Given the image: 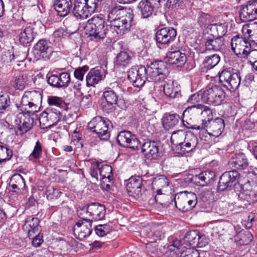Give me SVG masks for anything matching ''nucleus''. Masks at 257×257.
<instances>
[{
    "instance_id": "37",
    "label": "nucleus",
    "mask_w": 257,
    "mask_h": 257,
    "mask_svg": "<svg viewBox=\"0 0 257 257\" xmlns=\"http://www.w3.org/2000/svg\"><path fill=\"white\" fill-rule=\"evenodd\" d=\"M180 117L176 113L165 114L162 118L163 127L166 130L174 128L179 122Z\"/></svg>"
},
{
    "instance_id": "18",
    "label": "nucleus",
    "mask_w": 257,
    "mask_h": 257,
    "mask_svg": "<svg viewBox=\"0 0 257 257\" xmlns=\"http://www.w3.org/2000/svg\"><path fill=\"white\" fill-rule=\"evenodd\" d=\"M177 35L176 30L172 27H165L159 30L156 34L158 43L167 44L174 40Z\"/></svg>"
},
{
    "instance_id": "47",
    "label": "nucleus",
    "mask_w": 257,
    "mask_h": 257,
    "mask_svg": "<svg viewBox=\"0 0 257 257\" xmlns=\"http://www.w3.org/2000/svg\"><path fill=\"white\" fill-rule=\"evenodd\" d=\"M238 242L241 245L248 244L253 238L252 235L248 230H242L238 234Z\"/></svg>"
},
{
    "instance_id": "39",
    "label": "nucleus",
    "mask_w": 257,
    "mask_h": 257,
    "mask_svg": "<svg viewBox=\"0 0 257 257\" xmlns=\"http://www.w3.org/2000/svg\"><path fill=\"white\" fill-rule=\"evenodd\" d=\"M169 185L167 178L163 175L157 176L152 181V189L157 195L162 194V189Z\"/></svg>"
},
{
    "instance_id": "14",
    "label": "nucleus",
    "mask_w": 257,
    "mask_h": 257,
    "mask_svg": "<svg viewBox=\"0 0 257 257\" xmlns=\"http://www.w3.org/2000/svg\"><path fill=\"white\" fill-rule=\"evenodd\" d=\"M134 18V14L132 11L128 12V14L122 17L117 21H115L110 27L118 35L124 34L132 26V23Z\"/></svg>"
},
{
    "instance_id": "62",
    "label": "nucleus",
    "mask_w": 257,
    "mask_h": 257,
    "mask_svg": "<svg viewBox=\"0 0 257 257\" xmlns=\"http://www.w3.org/2000/svg\"><path fill=\"white\" fill-rule=\"evenodd\" d=\"M203 93V90H200L198 92L194 93L189 96L187 102L189 103H194L202 101V96Z\"/></svg>"
},
{
    "instance_id": "64",
    "label": "nucleus",
    "mask_w": 257,
    "mask_h": 257,
    "mask_svg": "<svg viewBox=\"0 0 257 257\" xmlns=\"http://www.w3.org/2000/svg\"><path fill=\"white\" fill-rule=\"evenodd\" d=\"M205 176L204 172H201L199 174L196 175L193 177V180L196 183H198L200 186H205L206 185L205 181Z\"/></svg>"
},
{
    "instance_id": "54",
    "label": "nucleus",
    "mask_w": 257,
    "mask_h": 257,
    "mask_svg": "<svg viewBox=\"0 0 257 257\" xmlns=\"http://www.w3.org/2000/svg\"><path fill=\"white\" fill-rule=\"evenodd\" d=\"M124 11H122V9L118 7H114L110 10L107 15L108 21L111 24L114 22V17L116 15L123 16L124 14Z\"/></svg>"
},
{
    "instance_id": "8",
    "label": "nucleus",
    "mask_w": 257,
    "mask_h": 257,
    "mask_svg": "<svg viewBox=\"0 0 257 257\" xmlns=\"http://www.w3.org/2000/svg\"><path fill=\"white\" fill-rule=\"evenodd\" d=\"M202 95V102L215 105L221 104L225 98L223 90L217 85L207 86Z\"/></svg>"
},
{
    "instance_id": "26",
    "label": "nucleus",
    "mask_w": 257,
    "mask_h": 257,
    "mask_svg": "<svg viewBox=\"0 0 257 257\" xmlns=\"http://www.w3.org/2000/svg\"><path fill=\"white\" fill-rule=\"evenodd\" d=\"M224 40L222 37H207L205 39V47L206 51H220L224 45Z\"/></svg>"
},
{
    "instance_id": "23",
    "label": "nucleus",
    "mask_w": 257,
    "mask_h": 257,
    "mask_svg": "<svg viewBox=\"0 0 257 257\" xmlns=\"http://www.w3.org/2000/svg\"><path fill=\"white\" fill-rule=\"evenodd\" d=\"M34 29V27L30 25L23 27L18 31V37L21 44H27L33 41L36 34Z\"/></svg>"
},
{
    "instance_id": "27",
    "label": "nucleus",
    "mask_w": 257,
    "mask_h": 257,
    "mask_svg": "<svg viewBox=\"0 0 257 257\" xmlns=\"http://www.w3.org/2000/svg\"><path fill=\"white\" fill-rule=\"evenodd\" d=\"M142 179L140 176L131 177L127 181L126 188L132 195L139 196L141 194Z\"/></svg>"
},
{
    "instance_id": "50",
    "label": "nucleus",
    "mask_w": 257,
    "mask_h": 257,
    "mask_svg": "<svg viewBox=\"0 0 257 257\" xmlns=\"http://www.w3.org/2000/svg\"><path fill=\"white\" fill-rule=\"evenodd\" d=\"M102 99L117 104L118 96L114 90L109 88L103 92Z\"/></svg>"
},
{
    "instance_id": "52",
    "label": "nucleus",
    "mask_w": 257,
    "mask_h": 257,
    "mask_svg": "<svg viewBox=\"0 0 257 257\" xmlns=\"http://www.w3.org/2000/svg\"><path fill=\"white\" fill-rule=\"evenodd\" d=\"M13 156L12 151L0 145V163L10 160Z\"/></svg>"
},
{
    "instance_id": "1",
    "label": "nucleus",
    "mask_w": 257,
    "mask_h": 257,
    "mask_svg": "<svg viewBox=\"0 0 257 257\" xmlns=\"http://www.w3.org/2000/svg\"><path fill=\"white\" fill-rule=\"evenodd\" d=\"M91 40L98 41L104 39L108 33V26L102 15L94 16L88 20L86 26Z\"/></svg>"
},
{
    "instance_id": "48",
    "label": "nucleus",
    "mask_w": 257,
    "mask_h": 257,
    "mask_svg": "<svg viewBox=\"0 0 257 257\" xmlns=\"http://www.w3.org/2000/svg\"><path fill=\"white\" fill-rule=\"evenodd\" d=\"M10 100L8 95L0 96V111L5 116L6 113L10 110Z\"/></svg>"
},
{
    "instance_id": "51",
    "label": "nucleus",
    "mask_w": 257,
    "mask_h": 257,
    "mask_svg": "<svg viewBox=\"0 0 257 257\" xmlns=\"http://www.w3.org/2000/svg\"><path fill=\"white\" fill-rule=\"evenodd\" d=\"M62 194L60 190L53 186H49L46 191V195L48 200H55L58 199Z\"/></svg>"
},
{
    "instance_id": "44",
    "label": "nucleus",
    "mask_w": 257,
    "mask_h": 257,
    "mask_svg": "<svg viewBox=\"0 0 257 257\" xmlns=\"http://www.w3.org/2000/svg\"><path fill=\"white\" fill-rule=\"evenodd\" d=\"M132 57L128 53L125 51H121L117 54L115 63L118 66L126 67L131 63Z\"/></svg>"
},
{
    "instance_id": "60",
    "label": "nucleus",
    "mask_w": 257,
    "mask_h": 257,
    "mask_svg": "<svg viewBox=\"0 0 257 257\" xmlns=\"http://www.w3.org/2000/svg\"><path fill=\"white\" fill-rule=\"evenodd\" d=\"M211 17L208 14L199 12L198 21L200 25H206L210 22Z\"/></svg>"
},
{
    "instance_id": "11",
    "label": "nucleus",
    "mask_w": 257,
    "mask_h": 257,
    "mask_svg": "<svg viewBox=\"0 0 257 257\" xmlns=\"http://www.w3.org/2000/svg\"><path fill=\"white\" fill-rule=\"evenodd\" d=\"M116 140L120 146L133 150L138 149L141 144L137 137L127 131L120 132L117 135Z\"/></svg>"
},
{
    "instance_id": "24",
    "label": "nucleus",
    "mask_w": 257,
    "mask_h": 257,
    "mask_svg": "<svg viewBox=\"0 0 257 257\" xmlns=\"http://www.w3.org/2000/svg\"><path fill=\"white\" fill-rule=\"evenodd\" d=\"M73 14L76 18L85 19L91 15L84 0H75Z\"/></svg>"
},
{
    "instance_id": "25",
    "label": "nucleus",
    "mask_w": 257,
    "mask_h": 257,
    "mask_svg": "<svg viewBox=\"0 0 257 257\" xmlns=\"http://www.w3.org/2000/svg\"><path fill=\"white\" fill-rule=\"evenodd\" d=\"M184 142L180 147V153H189L195 149L198 144V139L192 132H186Z\"/></svg>"
},
{
    "instance_id": "3",
    "label": "nucleus",
    "mask_w": 257,
    "mask_h": 257,
    "mask_svg": "<svg viewBox=\"0 0 257 257\" xmlns=\"http://www.w3.org/2000/svg\"><path fill=\"white\" fill-rule=\"evenodd\" d=\"M146 71L148 81L156 82L164 81L168 74L167 65L162 61H148Z\"/></svg>"
},
{
    "instance_id": "61",
    "label": "nucleus",
    "mask_w": 257,
    "mask_h": 257,
    "mask_svg": "<svg viewBox=\"0 0 257 257\" xmlns=\"http://www.w3.org/2000/svg\"><path fill=\"white\" fill-rule=\"evenodd\" d=\"M99 163L97 162L92 164L90 169V175L97 181L99 179Z\"/></svg>"
},
{
    "instance_id": "63",
    "label": "nucleus",
    "mask_w": 257,
    "mask_h": 257,
    "mask_svg": "<svg viewBox=\"0 0 257 257\" xmlns=\"http://www.w3.org/2000/svg\"><path fill=\"white\" fill-rule=\"evenodd\" d=\"M100 186L103 190L109 191L111 189L112 184V179H100Z\"/></svg>"
},
{
    "instance_id": "56",
    "label": "nucleus",
    "mask_w": 257,
    "mask_h": 257,
    "mask_svg": "<svg viewBox=\"0 0 257 257\" xmlns=\"http://www.w3.org/2000/svg\"><path fill=\"white\" fill-rule=\"evenodd\" d=\"M26 82L23 75H19L15 77L13 86L17 89L23 90L25 87Z\"/></svg>"
},
{
    "instance_id": "32",
    "label": "nucleus",
    "mask_w": 257,
    "mask_h": 257,
    "mask_svg": "<svg viewBox=\"0 0 257 257\" xmlns=\"http://www.w3.org/2000/svg\"><path fill=\"white\" fill-rule=\"evenodd\" d=\"M230 166L234 169H244L248 165V161L245 155L242 153L235 154L229 161Z\"/></svg>"
},
{
    "instance_id": "10",
    "label": "nucleus",
    "mask_w": 257,
    "mask_h": 257,
    "mask_svg": "<svg viewBox=\"0 0 257 257\" xmlns=\"http://www.w3.org/2000/svg\"><path fill=\"white\" fill-rule=\"evenodd\" d=\"M239 177L238 172L235 170L224 172L220 177L218 185V190L223 191L230 189L238 183Z\"/></svg>"
},
{
    "instance_id": "22",
    "label": "nucleus",
    "mask_w": 257,
    "mask_h": 257,
    "mask_svg": "<svg viewBox=\"0 0 257 257\" xmlns=\"http://www.w3.org/2000/svg\"><path fill=\"white\" fill-rule=\"evenodd\" d=\"M224 121L222 118L217 117L208 122L206 129L209 135L218 137L221 134L224 128Z\"/></svg>"
},
{
    "instance_id": "40",
    "label": "nucleus",
    "mask_w": 257,
    "mask_h": 257,
    "mask_svg": "<svg viewBox=\"0 0 257 257\" xmlns=\"http://www.w3.org/2000/svg\"><path fill=\"white\" fill-rule=\"evenodd\" d=\"M220 60V56L216 54L206 56L202 63V71H207L213 68L218 64Z\"/></svg>"
},
{
    "instance_id": "59",
    "label": "nucleus",
    "mask_w": 257,
    "mask_h": 257,
    "mask_svg": "<svg viewBox=\"0 0 257 257\" xmlns=\"http://www.w3.org/2000/svg\"><path fill=\"white\" fill-rule=\"evenodd\" d=\"M42 146L40 142L38 141L35 145L34 149L31 154V156L35 158V159H39L42 156Z\"/></svg>"
},
{
    "instance_id": "29",
    "label": "nucleus",
    "mask_w": 257,
    "mask_h": 257,
    "mask_svg": "<svg viewBox=\"0 0 257 257\" xmlns=\"http://www.w3.org/2000/svg\"><path fill=\"white\" fill-rule=\"evenodd\" d=\"M40 221L38 218L29 216L25 220L23 229L27 232L29 237H32L35 234L39 232Z\"/></svg>"
},
{
    "instance_id": "58",
    "label": "nucleus",
    "mask_w": 257,
    "mask_h": 257,
    "mask_svg": "<svg viewBox=\"0 0 257 257\" xmlns=\"http://www.w3.org/2000/svg\"><path fill=\"white\" fill-rule=\"evenodd\" d=\"M88 66L86 65L76 69L74 73L75 78L78 80H83L84 75L88 71Z\"/></svg>"
},
{
    "instance_id": "4",
    "label": "nucleus",
    "mask_w": 257,
    "mask_h": 257,
    "mask_svg": "<svg viewBox=\"0 0 257 257\" xmlns=\"http://www.w3.org/2000/svg\"><path fill=\"white\" fill-rule=\"evenodd\" d=\"M110 126H112L111 121L100 116L94 117L87 125L89 130L97 134L100 139L104 140L108 139L110 137Z\"/></svg>"
},
{
    "instance_id": "36",
    "label": "nucleus",
    "mask_w": 257,
    "mask_h": 257,
    "mask_svg": "<svg viewBox=\"0 0 257 257\" xmlns=\"http://www.w3.org/2000/svg\"><path fill=\"white\" fill-rule=\"evenodd\" d=\"M154 7L146 0H142L138 4L137 9L142 19H148L152 16Z\"/></svg>"
},
{
    "instance_id": "33",
    "label": "nucleus",
    "mask_w": 257,
    "mask_h": 257,
    "mask_svg": "<svg viewBox=\"0 0 257 257\" xmlns=\"http://www.w3.org/2000/svg\"><path fill=\"white\" fill-rule=\"evenodd\" d=\"M53 6L58 15L64 17L70 13L72 3L71 0H56Z\"/></svg>"
},
{
    "instance_id": "34",
    "label": "nucleus",
    "mask_w": 257,
    "mask_h": 257,
    "mask_svg": "<svg viewBox=\"0 0 257 257\" xmlns=\"http://www.w3.org/2000/svg\"><path fill=\"white\" fill-rule=\"evenodd\" d=\"M201 112L199 116V125H203V127L200 130L206 129L207 124L213 119V113L211 109L208 106L199 104Z\"/></svg>"
},
{
    "instance_id": "49",
    "label": "nucleus",
    "mask_w": 257,
    "mask_h": 257,
    "mask_svg": "<svg viewBox=\"0 0 257 257\" xmlns=\"http://www.w3.org/2000/svg\"><path fill=\"white\" fill-rule=\"evenodd\" d=\"M76 31V28L75 27L73 30H68L60 28L55 30L53 33V36L56 38H66L69 37Z\"/></svg>"
},
{
    "instance_id": "16",
    "label": "nucleus",
    "mask_w": 257,
    "mask_h": 257,
    "mask_svg": "<svg viewBox=\"0 0 257 257\" xmlns=\"http://www.w3.org/2000/svg\"><path fill=\"white\" fill-rule=\"evenodd\" d=\"M243 21H249L257 18V0H250L243 5L239 14Z\"/></svg>"
},
{
    "instance_id": "31",
    "label": "nucleus",
    "mask_w": 257,
    "mask_h": 257,
    "mask_svg": "<svg viewBox=\"0 0 257 257\" xmlns=\"http://www.w3.org/2000/svg\"><path fill=\"white\" fill-rule=\"evenodd\" d=\"M9 186L12 188V191L17 194L23 193L26 186L23 177L19 174L14 175L11 178Z\"/></svg>"
},
{
    "instance_id": "17",
    "label": "nucleus",
    "mask_w": 257,
    "mask_h": 257,
    "mask_svg": "<svg viewBox=\"0 0 257 257\" xmlns=\"http://www.w3.org/2000/svg\"><path fill=\"white\" fill-rule=\"evenodd\" d=\"M92 222L90 221L79 220L73 227L75 236L80 240L88 237L92 232Z\"/></svg>"
},
{
    "instance_id": "38",
    "label": "nucleus",
    "mask_w": 257,
    "mask_h": 257,
    "mask_svg": "<svg viewBox=\"0 0 257 257\" xmlns=\"http://www.w3.org/2000/svg\"><path fill=\"white\" fill-rule=\"evenodd\" d=\"M166 57L170 63L177 64L178 66H182L186 62L185 54L181 51L168 52Z\"/></svg>"
},
{
    "instance_id": "30",
    "label": "nucleus",
    "mask_w": 257,
    "mask_h": 257,
    "mask_svg": "<svg viewBox=\"0 0 257 257\" xmlns=\"http://www.w3.org/2000/svg\"><path fill=\"white\" fill-rule=\"evenodd\" d=\"M165 94L170 98L179 97L181 96L180 89L176 82L171 79L165 81L163 85Z\"/></svg>"
},
{
    "instance_id": "45",
    "label": "nucleus",
    "mask_w": 257,
    "mask_h": 257,
    "mask_svg": "<svg viewBox=\"0 0 257 257\" xmlns=\"http://www.w3.org/2000/svg\"><path fill=\"white\" fill-rule=\"evenodd\" d=\"M246 37L253 42L257 41V23L254 22L243 28Z\"/></svg>"
},
{
    "instance_id": "41",
    "label": "nucleus",
    "mask_w": 257,
    "mask_h": 257,
    "mask_svg": "<svg viewBox=\"0 0 257 257\" xmlns=\"http://www.w3.org/2000/svg\"><path fill=\"white\" fill-rule=\"evenodd\" d=\"M186 132L182 130H178L172 133L171 137V142L175 145L177 151L180 152V147L182 146Z\"/></svg>"
},
{
    "instance_id": "19",
    "label": "nucleus",
    "mask_w": 257,
    "mask_h": 257,
    "mask_svg": "<svg viewBox=\"0 0 257 257\" xmlns=\"http://www.w3.org/2000/svg\"><path fill=\"white\" fill-rule=\"evenodd\" d=\"M205 239V235L201 234L198 231L191 230L186 233L184 240L186 244L201 247L205 244V242H204Z\"/></svg>"
},
{
    "instance_id": "42",
    "label": "nucleus",
    "mask_w": 257,
    "mask_h": 257,
    "mask_svg": "<svg viewBox=\"0 0 257 257\" xmlns=\"http://www.w3.org/2000/svg\"><path fill=\"white\" fill-rule=\"evenodd\" d=\"M102 78L100 70L98 69H91L86 76V81L87 86H91L97 83Z\"/></svg>"
},
{
    "instance_id": "57",
    "label": "nucleus",
    "mask_w": 257,
    "mask_h": 257,
    "mask_svg": "<svg viewBox=\"0 0 257 257\" xmlns=\"http://www.w3.org/2000/svg\"><path fill=\"white\" fill-rule=\"evenodd\" d=\"M89 211L88 210V205L87 207H84L80 208L77 211V214L80 218L82 219L81 220L83 221H90L92 222V220L89 216Z\"/></svg>"
},
{
    "instance_id": "55",
    "label": "nucleus",
    "mask_w": 257,
    "mask_h": 257,
    "mask_svg": "<svg viewBox=\"0 0 257 257\" xmlns=\"http://www.w3.org/2000/svg\"><path fill=\"white\" fill-rule=\"evenodd\" d=\"M116 104L107 101L102 100L101 108L102 110L106 113H109L115 110V105Z\"/></svg>"
},
{
    "instance_id": "9",
    "label": "nucleus",
    "mask_w": 257,
    "mask_h": 257,
    "mask_svg": "<svg viewBox=\"0 0 257 257\" xmlns=\"http://www.w3.org/2000/svg\"><path fill=\"white\" fill-rule=\"evenodd\" d=\"M127 78L135 87L143 86L148 80L146 67L142 65L132 67L127 72Z\"/></svg>"
},
{
    "instance_id": "13",
    "label": "nucleus",
    "mask_w": 257,
    "mask_h": 257,
    "mask_svg": "<svg viewBox=\"0 0 257 257\" xmlns=\"http://www.w3.org/2000/svg\"><path fill=\"white\" fill-rule=\"evenodd\" d=\"M61 117L60 111L57 109H48L44 111L39 116V122L43 127H48L56 124Z\"/></svg>"
},
{
    "instance_id": "6",
    "label": "nucleus",
    "mask_w": 257,
    "mask_h": 257,
    "mask_svg": "<svg viewBox=\"0 0 257 257\" xmlns=\"http://www.w3.org/2000/svg\"><path fill=\"white\" fill-rule=\"evenodd\" d=\"M199 104L188 106L182 114V122L184 125L188 128L200 130L203 125H199L200 110Z\"/></svg>"
},
{
    "instance_id": "5",
    "label": "nucleus",
    "mask_w": 257,
    "mask_h": 257,
    "mask_svg": "<svg viewBox=\"0 0 257 257\" xmlns=\"http://www.w3.org/2000/svg\"><path fill=\"white\" fill-rule=\"evenodd\" d=\"M240 81L239 72L231 68L223 70L219 75L221 85L230 91H234L238 88Z\"/></svg>"
},
{
    "instance_id": "21",
    "label": "nucleus",
    "mask_w": 257,
    "mask_h": 257,
    "mask_svg": "<svg viewBox=\"0 0 257 257\" xmlns=\"http://www.w3.org/2000/svg\"><path fill=\"white\" fill-rule=\"evenodd\" d=\"M140 146L141 147L142 152L147 159H156L159 156V146L157 142L147 140Z\"/></svg>"
},
{
    "instance_id": "46",
    "label": "nucleus",
    "mask_w": 257,
    "mask_h": 257,
    "mask_svg": "<svg viewBox=\"0 0 257 257\" xmlns=\"http://www.w3.org/2000/svg\"><path fill=\"white\" fill-rule=\"evenodd\" d=\"M99 174L100 179H112V168L110 165L99 163Z\"/></svg>"
},
{
    "instance_id": "28",
    "label": "nucleus",
    "mask_w": 257,
    "mask_h": 257,
    "mask_svg": "<svg viewBox=\"0 0 257 257\" xmlns=\"http://www.w3.org/2000/svg\"><path fill=\"white\" fill-rule=\"evenodd\" d=\"M88 210L92 221L103 219L105 214V206L99 203H92L88 205Z\"/></svg>"
},
{
    "instance_id": "35",
    "label": "nucleus",
    "mask_w": 257,
    "mask_h": 257,
    "mask_svg": "<svg viewBox=\"0 0 257 257\" xmlns=\"http://www.w3.org/2000/svg\"><path fill=\"white\" fill-rule=\"evenodd\" d=\"M27 114V115H25L23 113L20 114L19 123H17L18 130L21 132V134L26 133L33 127L34 120L30 116L32 114Z\"/></svg>"
},
{
    "instance_id": "7",
    "label": "nucleus",
    "mask_w": 257,
    "mask_h": 257,
    "mask_svg": "<svg viewBox=\"0 0 257 257\" xmlns=\"http://www.w3.org/2000/svg\"><path fill=\"white\" fill-rule=\"evenodd\" d=\"M177 208L182 212L192 210L197 203V197L194 193L187 191L177 193L174 198Z\"/></svg>"
},
{
    "instance_id": "12",
    "label": "nucleus",
    "mask_w": 257,
    "mask_h": 257,
    "mask_svg": "<svg viewBox=\"0 0 257 257\" xmlns=\"http://www.w3.org/2000/svg\"><path fill=\"white\" fill-rule=\"evenodd\" d=\"M231 46L234 53L241 58L246 57L247 53L251 48L250 44L247 41L238 36L232 38Z\"/></svg>"
},
{
    "instance_id": "20",
    "label": "nucleus",
    "mask_w": 257,
    "mask_h": 257,
    "mask_svg": "<svg viewBox=\"0 0 257 257\" xmlns=\"http://www.w3.org/2000/svg\"><path fill=\"white\" fill-rule=\"evenodd\" d=\"M48 83L56 88H66L71 82L70 75L67 72H62L59 75H52L49 77Z\"/></svg>"
},
{
    "instance_id": "2",
    "label": "nucleus",
    "mask_w": 257,
    "mask_h": 257,
    "mask_svg": "<svg viewBox=\"0 0 257 257\" xmlns=\"http://www.w3.org/2000/svg\"><path fill=\"white\" fill-rule=\"evenodd\" d=\"M42 100L40 92L33 90L25 92L19 106L20 110L25 113L34 114L39 109V105Z\"/></svg>"
},
{
    "instance_id": "43",
    "label": "nucleus",
    "mask_w": 257,
    "mask_h": 257,
    "mask_svg": "<svg viewBox=\"0 0 257 257\" xmlns=\"http://www.w3.org/2000/svg\"><path fill=\"white\" fill-rule=\"evenodd\" d=\"M239 198L249 204L254 203L257 200V192L252 190H243L239 193Z\"/></svg>"
},
{
    "instance_id": "53",
    "label": "nucleus",
    "mask_w": 257,
    "mask_h": 257,
    "mask_svg": "<svg viewBox=\"0 0 257 257\" xmlns=\"http://www.w3.org/2000/svg\"><path fill=\"white\" fill-rule=\"evenodd\" d=\"M85 1L86 5L88 10L92 14L97 12L100 6L102 0H84Z\"/></svg>"
},
{
    "instance_id": "15",
    "label": "nucleus",
    "mask_w": 257,
    "mask_h": 257,
    "mask_svg": "<svg viewBox=\"0 0 257 257\" xmlns=\"http://www.w3.org/2000/svg\"><path fill=\"white\" fill-rule=\"evenodd\" d=\"M52 52L51 43L46 40H40L34 46L33 53L37 59H49Z\"/></svg>"
}]
</instances>
